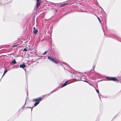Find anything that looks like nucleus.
Returning <instances> with one entry per match:
<instances>
[{
	"mask_svg": "<svg viewBox=\"0 0 121 121\" xmlns=\"http://www.w3.org/2000/svg\"><path fill=\"white\" fill-rule=\"evenodd\" d=\"M11 63L12 64H14L16 63V62L15 60H13L11 62Z\"/></svg>",
	"mask_w": 121,
	"mask_h": 121,
	"instance_id": "obj_7",
	"label": "nucleus"
},
{
	"mask_svg": "<svg viewBox=\"0 0 121 121\" xmlns=\"http://www.w3.org/2000/svg\"><path fill=\"white\" fill-rule=\"evenodd\" d=\"M18 44H16V45H14V46H13V47H16V46H18Z\"/></svg>",
	"mask_w": 121,
	"mask_h": 121,
	"instance_id": "obj_11",
	"label": "nucleus"
},
{
	"mask_svg": "<svg viewBox=\"0 0 121 121\" xmlns=\"http://www.w3.org/2000/svg\"><path fill=\"white\" fill-rule=\"evenodd\" d=\"M96 90L97 93H99V92L98 90H97V89H96Z\"/></svg>",
	"mask_w": 121,
	"mask_h": 121,
	"instance_id": "obj_12",
	"label": "nucleus"
},
{
	"mask_svg": "<svg viewBox=\"0 0 121 121\" xmlns=\"http://www.w3.org/2000/svg\"><path fill=\"white\" fill-rule=\"evenodd\" d=\"M23 107L24 108V106H23Z\"/></svg>",
	"mask_w": 121,
	"mask_h": 121,
	"instance_id": "obj_18",
	"label": "nucleus"
},
{
	"mask_svg": "<svg viewBox=\"0 0 121 121\" xmlns=\"http://www.w3.org/2000/svg\"><path fill=\"white\" fill-rule=\"evenodd\" d=\"M40 0H36L37 1V3L36 4V7L37 8H38L39 6L40 3H39L38 2Z\"/></svg>",
	"mask_w": 121,
	"mask_h": 121,
	"instance_id": "obj_4",
	"label": "nucleus"
},
{
	"mask_svg": "<svg viewBox=\"0 0 121 121\" xmlns=\"http://www.w3.org/2000/svg\"><path fill=\"white\" fill-rule=\"evenodd\" d=\"M44 54H45L46 53H43Z\"/></svg>",
	"mask_w": 121,
	"mask_h": 121,
	"instance_id": "obj_17",
	"label": "nucleus"
},
{
	"mask_svg": "<svg viewBox=\"0 0 121 121\" xmlns=\"http://www.w3.org/2000/svg\"><path fill=\"white\" fill-rule=\"evenodd\" d=\"M97 18L98 19V20H99V21L100 22V20L99 18L98 17H97Z\"/></svg>",
	"mask_w": 121,
	"mask_h": 121,
	"instance_id": "obj_13",
	"label": "nucleus"
},
{
	"mask_svg": "<svg viewBox=\"0 0 121 121\" xmlns=\"http://www.w3.org/2000/svg\"><path fill=\"white\" fill-rule=\"evenodd\" d=\"M27 51V50L26 48H24L23 50V51Z\"/></svg>",
	"mask_w": 121,
	"mask_h": 121,
	"instance_id": "obj_10",
	"label": "nucleus"
},
{
	"mask_svg": "<svg viewBox=\"0 0 121 121\" xmlns=\"http://www.w3.org/2000/svg\"><path fill=\"white\" fill-rule=\"evenodd\" d=\"M7 71V70H5L4 71V73L3 74V75L2 76V77H3V76L6 73Z\"/></svg>",
	"mask_w": 121,
	"mask_h": 121,
	"instance_id": "obj_9",
	"label": "nucleus"
},
{
	"mask_svg": "<svg viewBox=\"0 0 121 121\" xmlns=\"http://www.w3.org/2000/svg\"><path fill=\"white\" fill-rule=\"evenodd\" d=\"M106 78L110 80L116 82H118V80L116 78L113 77H107Z\"/></svg>",
	"mask_w": 121,
	"mask_h": 121,
	"instance_id": "obj_3",
	"label": "nucleus"
},
{
	"mask_svg": "<svg viewBox=\"0 0 121 121\" xmlns=\"http://www.w3.org/2000/svg\"><path fill=\"white\" fill-rule=\"evenodd\" d=\"M68 82V81H66L65 82V83H64L63 84V85L61 87L62 88V87H63L66 86L67 84V82Z\"/></svg>",
	"mask_w": 121,
	"mask_h": 121,
	"instance_id": "obj_5",
	"label": "nucleus"
},
{
	"mask_svg": "<svg viewBox=\"0 0 121 121\" xmlns=\"http://www.w3.org/2000/svg\"><path fill=\"white\" fill-rule=\"evenodd\" d=\"M48 58L52 62H54L56 64H58V61L54 58H53L50 56H48Z\"/></svg>",
	"mask_w": 121,
	"mask_h": 121,
	"instance_id": "obj_2",
	"label": "nucleus"
},
{
	"mask_svg": "<svg viewBox=\"0 0 121 121\" xmlns=\"http://www.w3.org/2000/svg\"><path fill=\"white\" fill-rule=\"evenodd\" d=\"M42 99L41 98H39L38 99H33V101H36V102L34 106H33L32 107H30L31 108V111H32V109L33 107L36 106L39 103V102Z\"/></svg>",
	"mask_w": 121,
	"mask_h": 121,
	"instance_id": "obj_1",
	"label": "nucleus"
},
{
	"mask_svg": "<svg viewBox=\"0 0 121 121\" xmlns=\"http://www.w3.org/2000/svg\"><path fill=\"white\" fill-rule=\"evenodd\" d=\"M83 81L84 82H87V83H88V82H87V81Z\"/></svg>",
	"mask_w": 121,
	"mask_h": 121,
	"instance_id": "obj_14",
	"label": "nucleus"
},
{
	"mask_svg": "<svg viewBox=\"0 0 121 121\" xmlns=\"http://www.w3.org/2000/svg\"><path fill=\"white\" fill-rule=\"evenodd\" d=\"M62 6H63L62 5V6H61V7H62Z\"/></svg>",
	"mask_w": 121,
	"mask_h": 121,
	"instance_id": "obj_19",
	"label": "nucleus"
},
{
	"mask_svg": "<svg viewBox=\"0 0 121 121\" xmlns=\"http://www.w3.org/2000/svg\"><path fill=\"white\" fill-rule=\"evenodd\" d=\"M33 29H34V30H36L35 29V27H34Z\"/></svg>",
	"mask_w": 121,
	"mask_h": 121,
	"instance_id": "obj_15",
	"label": "nucleus"
},
{
	"mask_svg": "<svg viewBox=\"0 0 121 121\" xmlns=\"http://www.w3.org/2000/svg\"><path fill=\"white\" fill-rule=\"evenodd\" d=\"M26 67V65L25 64H23L22 65H21L20 66V68H25Z\"/></svg>",
	"mask_w": 121,
	"mask_h": 121,
	"instance_id": "obj_6",
	"label": "nucleus"
},
{
	"mask_svg": "<svg viewBox=\"0 0 121 121\" xmlns=\"http://www.w3.org/2000/svg\"><path fill=\"white\" fill-rule=\"evenodd\" d=\"M47 52H46V51H45L44 53H46Z\"/></svg>",
	"mask_w": 121,
	"mask_h": 121,
	"instance_id": "obj_16",
	"label": "nucleus"
},
{
	"mask_svg": "<svg viewBox=\"0 0 121 121\" xmlns=\"http://www.w3.org/2000/svg\"><path fill=\"white\" fill-rule=\"evenodd\" d=\"M38 31V30H35L34 31V33L36 34Z\"/></svg>",
	"mask_w": 121,
	"mask_h": 121,
	"instance_id": "obj_8",
	"label": "nucleus"
}]
</instances>
